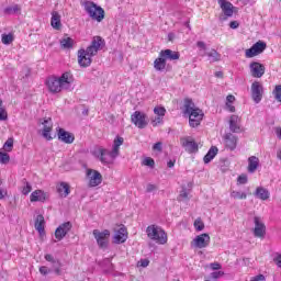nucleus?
<instances>
[{"label": "nucleus", "mask_w": 281, "mask_h": 281, "mask_svg": "<svg viewBox=\"0 0 281 281\" xmlns=\"http://www.w3.org/2000/svg\"><path fill=\"white\" fill-rule=\"evenodd\" d=\"M159 56H161L162 58H165V60H179V58L181 57V55L179 54V52H175L172 49H165L161 50L159 53Z\"/></svg>", "instance_id": "nucleus-22"}, {"label": "nucleus", "mask_w": 281, "mask_h": 281, "mask_svg": "<svg viewBox=\"0 0 281 281\" xmlns=\"http://www.w3.org/2000/svg\"><path fill=\"white\" fill-rule=\"evenodd\" d=\"M235 100H236V97L228 94L226 97V104H232L233 102H235Z\"/></svg>", "instance_id": "nucleus-61"}, {"label": "nucleus", "mask_w": 281, "mask_h": 281, "mask_svg": "<svg viewBox=\"0 0 281 281\" xmlns=\"http://www.w3.org/2000/svg\"><path fill=\"white\" fill-rule=\"evenodd\" d=\"M148 265H150V260H148V259H140L138 261V267L146 268V267H148Z\"/></svg>", "instance_id": "nucleus-57"}, {"label": "nucleus", "mask_w": 281, "mask_h": 281, "mask_svg": "<svg viewBox=\"0 0 281 281\" xmlns=\"http://www.w3.org/2000/svg\"><path fill=\"white\" fill-rule=\"evenodd\" d=\"M46 195L45 192L42 190H35L34 192L31 193L30 201L31 203H36V202H42L45 201Z\"/></svg>", "instance_id": "nucleus-27"}, {"label": "nucleus", "mask_w": 281, "mask_h": 281, "mask_svg": "<svg viewBox=\"0 0 281 281\" xmlns=\"http://www.w3.org/2000/svg\"><path fill=\"white\" fill-rule=\"evenodd\" d=\"M1 186H3V180L0 179V201L8 196V191L3 189Z\"/></svg>", "instance_id": "nucleus-49"}, {"label": "nucleus", "mask_w": 281, "mask_h": 281, "mask_svg": "<svg viewBox=\"0 0 281 281\" xmlns=\"http://www.w3.org/2000/svg\"><path fill=\"white\" fill-rule=\"evenodd\" d=\"M193 225L196 232H203V229H205V224L201 218L195 220Z\"/></svg>", "instance_id": "nucleus-43"}, {"label": "nucleus", "mask_w": 281, "mask_h": 281, "mask_svg": "<svg viewBox=\"0 0 281 281\" xmlns=\"http://www.w3.org/2000/svg\"><path fill=\"white\" fill-rule=\"evenodd\" d=\"M240 119L238 115H232L229 120V131L232 133H240Z\"/></svg>", "instance_id": "nucleus-25"}, {"label": "nucleus", "mask_w": 281, "mask_h": 281, "mask_svg": "<svg viewBox=\"0 0 281 281\" xmlns=\"http://www.w3.org/2000/svg\"><path fill=\"white\" fill-rule=\"evenodd\" d=\"M249 69L252 78H262L265 76V71H267L265 65L258 61L250 63Z\"/></svg>", "instance_id": "nucleus-14"}, {"label": "nucleus", "mask_w": 281, "mask_h": 281, "mask_svg": "<svg viewBox=\"0 0 281 281\" xmlns=\"http://www.w3.org/2000/svg\"><path fill=\"white\" fill-rule=\"evenodd\" d=\"M254 196L260 199L261 201H267L269 196H271V193H269V190L265 189L263 187H258L254 192Z\"/></svg>", "instance_id": "nucleus-26"}, {"label": "nucleus", "mask_w": 281, "mask_h": 281, "mask_svg": "<svg viewBox=\"0 0 281 281\" xmlns=\"http://www.w3.org/2000/svg\"><path fill=\"white\" fill-rule=\"evenodd\" d=\"M265 49H267V43L263 41H258L250 48L246 49L245 56L246 58H254L255 56L262 54Z\"/></svg>", "instance_id": "nucleus-7"}, {"label": "nucleus", "mask_w": 281, "mask_h": 281, "mask_svg": "<svg viewBox=\"0 0 281 281\" xmlns=\"http://www.w3.org/2000/svg\"><path fill=\"white\" fill-rule=\"evenodd\" d=\"M276 265L281 268V255L278 254L277 257L273 259Z\"/></svg>", "instance_id": "nucleus-64"}, {"label": "nucleus", "mask_w": 281, "mask_h": 281, "mask_svg": "<svg viewBox=\"0 0 281 281\" xmlns=\"http://www.w3.org/2000/svg\"><path fill=\"white\" fill-rule=\"evenodd\" d=\"M250 281H266L265 274H258L254 277Z\"/></svg>", "instance_id": "nucleus-60"}, {"label": "nucleus", "mask_w": 281, "mask_h": 281, "mask_svg": "<svg viewBox=\"0 0 281 281\" xmlns=\"http://www.w3.org/2000/svg\"><path fill=\"white\" fill-rule=\"evenodd\" d=\"M60 45L64 49H71L74 47V40L71 37H64L60 40Z\"/></svg>", "instance_id": "nucleus-35"}, {"label": "nucleus", "mask_w": 281, "mask_h": 281, "mask_svg": "<svg viewBox=\"0 0 281 281\" xmlns=\"http://www.w3.org/2000/svg\"><path fill=\"white\" fill-rule=\"evenodd\" d=\"M143 166H148L149 168H155V159H153V158H145L143 160Z\"/></svg>", "instance_id": "nucleus-47"}, {"label": "nucleus", "mask_w": 281, "mask_h": 281, "mask_svg": "<svg viewBox=\"0 0 281 281\" xmlns=\"http://www.w3.org/2000/svg\"><path fill=\"white\" fill-rule=\"evenodd\" d=\"M154 113L155 115H157L158 117H164L166 115V108L164 106H156L154 109Z\"/></svg>", "instance_id": "nucleus-44"}, {"label": "nucleus", "mask_w": 281, "mask_h": 281, "mask_svg": "<svg viewBox=\"0 0 281 281\" xmlns=\"http://www.w3.org/2000/svg\"><path fill=\"white\" fill-rule=\"evenodd\" d=\"M122 144H124V138L117 136V137L114 139L113 148H112L111 154H110V156H111L112 159H115L116 157L120 156V146H122Z\"/></svg>", "instance_id": "nucleus-23"}, {"label": "nucleus", "mask_w": 281, "mask_h": 281, "mask_svg": "<svg viewBox=\"0 0 281 281\" xmlns=\"http://www.w3.org/2000/svg\"><path fill=\"white\" fill-rule=\"evenodd\" d=\"M224 144L228 148V150H236V146H238V136L232 133L225 134Z\"/></svg>", "instance_id": "nucleus-19"}, {"label": "nucleus", "mask_w": 281, "mask_h": 281, "mask_svg": "<svg viewBox=\"0 0 281 281\" xmlns=\"http://www.w3.org/2000/svg\"><path fill=\"white\" fill-rule=\"evenodd\" d=\"M95 155L100 159L101 164H112L113 159H115V158L111 157V151H109V149H104V148H99L95 151Z\"/></svg>", "instance_id": "nucleus-20"}, {"label": "nucleus", "mask_w": 281, "mask_h": 281, "mask_svg": "<svg viewBox=\"0 0 281 281\" xmlns=\"http://www.w3.org/2000/svg\"><path fill=\"white\" fill-rule=\"evenodd\" d=\"M40 273L42 276H47L48 273H52V269L47 268L46 266L40 267Z\"/></svg>", "instance_id": "nucleus-53"}, {"label": "nucleus", "mask_w": 281, "mask_h": 281, "mask_svg": "<svg viewBox=\"0 0 281 281\" xmlns=\"http://www.w3.org/2000/svg\"><path fill=\"white\" fill-rule=\"evenodd\" d=\"M53 271L56 273V276H60L61 273V270H60V267H61V263H60V260L58 259H55L53 262Z\"/></svg>", "instance_id": "nucleus-42"}, {"label": "nucleus", "mask_w": 281, "mask_h": 281, "mask_svg": "<svg viewBox=\"0 0 281 281\" xmlns=\"http://www.w3.org/2000/svg\"><path fill=\"white\" fill-rule=\"evenodd\" d=\"M125 240H128V232L126 231V226L121 225L114 234V243L115 245H122Z\"/></svg>", "instance_id": "nucleus-15"}, {"label": "nucleus", "mask_w": 281, "mask_h": 281, "mask_svg": "<svg viewBox=\"0 0 281 281\" xmlns=\"http://www.w3.org/2000/svg\"><path fill=\"white\" fill-rule=\"evenodd\" d=\"M43 124V131H42V136L44 139H47V142H52L53 137H52V128L54 127V124L52 123V119H44V121L42 122Z\"/></svg>", "instance_id": "nucleus-17"}, {"label": "nucleus", "mask_w": 281, "mask_h": 281, "mask_svg": "<svg viewBox=\"0 0 281 281\" xmlns=\"http://www.w3.org/2000/svg\"><path fill=\"white\" fill-rule=\"evenodd\" d=\"M146 234L150 240H155L158 245H166V243H168V235L166 234V231L157 225L148 226Z\"/></svg>", "instance_id": "nucleus-3"}, {"label": "nucleus", "mask_w": 281, "mask_h": 281, "mask_svg": "<svg viewBox=\"0 0 281 281\" xmlns=\"http://www.w3.org/2000/svg\"><path fill=\"white\" fill-rule=\"evenodd\" d=\"M188 200V191L183 188L179 194V201Z\"/></svg>", "instance_id": "nucleus-54"}, {"label": "nucleus", "mask_w": 281, "mask_h": 281, "mask_svg": "<svg viewBox=\"0 0 281 281\" xmlns=\"http://www.w3.org/2000/svg\"><path fill=\"white\" fill-rule=\"evenodd\" d=\"M57 192L60 194V196H64V199H67V196H69V193H70L69 183L60 182V184L57 186Z\"/></svg>", "instance_id": "nucleus-32"}, {"label": "nucleus", "mask_w": 281, "mask_h": 281, "mask_svg": "<svg viewBox=\"0 0 281 281\" xmlns=\"http://www.w3.org/2000/svg\"><path fill=\"white\" fill-rule=\"evenodd\" d=\"M184 115H188L189 113L196 111L199 108H196V105L194 104V101H192V99H184Z\"/></svg>", "instance_id": "nucleus-30"}, {"label": "nucleus", "mask_w": 281, "mask_h": 281, "mask_svg": "<svg viewBox=\"0 0 281 281\" xmlns=\"http://www.w3.org/2000/svg\"><path fill=\"white\" fill-rule=\"evenodd\" d=\"M272 93H273L274 99L277 100V102H281V85L276 86Z\"/></svg>", "instance_id": "nucleus-45"}, {"label": "nucleus", "mask_w": 281, "mask_h": 281, "mask_svg": "<svg viewBox=\"0 0 281 281\" xmlns=\"http://www.w3.org/2000/svg\"><path fill=\"white\" fill-rule=\"evenodd\" d=\"M240 24L238 23V21H232L231 23H229V27L232 29V30H238V26H239Z\"/></svg>", "instance_id": "nucleus-62"}, {"label": "nucleus", "mask_w": 281, "mask_h": 281, "mask_svg": "<svg viewBox=\"0 0 281 281\" xmlns=\"http://www.w3.org/2000/svg\"><path fill=\"white\" fill-rule=\"evenodd\" d=\"M255 228H254V236L255 238H265L267 235V226L262 221V217L255 216L254 217Z\"/></svg>", "instance_id": "nucleus-8"}, {"label": "nucleus", "mask_w": 281, "mask_h": 281, "mask_svg": "<svg viewBox=\"0 0 281 281\" xmlns=\"http://www.w3.org/2000/svg\"><path fill=\"white\" fill-rule=\"evenodd\" d=\"M8 120V112L5 109L0 108V122H5Z\"/></svg>", "instance_id": "nucleus-52"}, {"label": "nucleus", "mask_w": 281, "mask_h": 281, "mask_svg": "<svg viewBox=\"0 0 281 281\" xmlns=\"http://www.w3.org/2000/svg\"><path fill=\"white\" fill-rule=\"evenodd\" d=\"M50 25L54 30H60L63 23L60 22V14L56 11L52 13Z\"/></svg>", "instance_id": "nucleus-29"}, {"label": "nucleus", "mask_w": 281, "mask_h": 281, "mask_svg": "<svg viewBox=\"0 0 281 281\" xmlns=\"http://www.w3.org/2000/svg\"><path fill=\"white\" fill-rule=\"evenodd\" d=\"M231 196L232 199L245 200L247 199V193L240 191H232Z\"/></svg>", "instance_id": "nucleus-41"}, {"label": "nucleus", "mask_w": 281, "mask_h": 281, "mask_svg": "<svg viewBox=\"0 0 281 281\" xmlns=\"http://www.w3.org/2000/svg\"><path fill=\"white\" fill-rule=\"evenodd\" d=\"M189 124L192 128H196V126H201V122L203 121V110L196 109L193 112H189Z\"/></svg>", "instance_id": "nucleus-10"}, {"label": "nucleus", "mask_w": 281, "mask_h": 281, "mask_svg": "<svg viewBox=\"0 0 281 281\" xmlns=\"http://www.w3.org/2000/svg\"><path fill=\"white\" fill-rule=\"evenodd\" d=\"M58 139H60V142H64V144H74V139H76V137L74 136V134L59 128L58 130Z\"/></svg>", "instance_id": "nucleus-21"}, {"label": "nucleus", "mask_w": 281, "mask_h": 281, "mask_svg": "<svg viewBox=\"0 0 281 281\" xmlns=\"http://www.w3.org/2000/svg\"><path fill=\"white\" fill-rule=\"evenodd\" d=\"M147 119H148V116L146 115V113H144L142 111H135L131 115V122H132V124L136 125L137 128H146V126H148Z\"/></svg>", "instance_id": "nucleus-6"}, {"label": "nucleus", "mask_w": 281, "mask_h": 281, "mask_svg": "<svg viewBox=\"0 0 281 281\" xmlns=\"http://www.w3.org/2000/svg\"><path fill=\"white\" fill-rule=\"evenodd\" d=\"M202 56H209L211 63H218L221 60V54L216 49H211V52L203 54Z\"/></svg>", "instance_id": "nucleus-34"}, {"label": "nucleus", "mask_w": 281, "mask_h": 281, "mask_svg": "<svg viewBox=\"0 0 281 281\" xmlns=\"http://www.w3.org/2000/svg\"><path fill=\"white\" fill-rule=\"evenodd\" d=\"M194 247L198 249H204L210 245V235L207 233L201 234L193 239Z\"/></svg>", "instance_id": "nucleus-18"}, {"label": "nucleus", "mask_w": 281, "mask_h": 281, "mask_svg": "<svg viewBox=\"0 0 281 281\" xmlns=\"http://www.w3.org/2000/svg\"><path fill=\"white\" fill-rule=\"evenodd\" d=\"M225 276L224 271H215L211 273L212 280H218V278H223Z\"/></svg>", "instance_id": "nucleus-50"}, {"label": "nucleus", "mask_w": 281, "mask_h": 281, "mask_svg": "<svg viewBox=\"0 0 281 281\" xmlns=\"http://www.w3.org/2000/svg\"><path fill=\"white\" fill-rule=\"evenodd\" d=\"M216 155H218V147L212 146L203 158L204 164H210V161H212Z\"/></svg>", "instance_id": "nucleus-31"}, {"label": "nucleus", "mask_w": 281, "mask_h": 281, "mask_svg": "<svg viewBox=\"0 0 281 281\" xmlns=\"http://www.w3.org/2000/svg\"><path fill=\"white\" fill-rule=\"evenodd\" d=\"M102 43H104V41L102 40V37L97 36L93 37L92 42H91V46L94 47L98 52H100V47H102Z\"/></svg>", "instance_id": "nucleus-38"}, {"label": "nucleus", "mask_w": 281, "mask_h": 281, "mask_svg": "<svg viewBox=\"0 0 281 281\" xmlns=\"http://www.w3.org/2000/svg\"><path fill=\"white\" fill-rule=\"evenodd\" d=\"M0 164H10V155L8 153L0 151Z\"/></svg>", "instance_id": "nucleus-46"}, {"label": "nucleus", "mask_w": 281, "mask_h": 281, "mask_svg": "<svg viewBox=\"0 0 281 281\" xmlns=\"http://www.w3.org/2000/svg\"><path fill=\"white\" fill-rule=\"evenodd\" d=\"M83 7L87 14H89L90 19H92L93 21H98V23H101L104 20V9H102V7H99L92 1L85 2Z\"/></svg>", "instance_id": "nucleus-4"}, {"label": "nucleus", "mask_w": 281, "mask_h": 281, "mask_svg": "<svg viewBox=\"0 0 281 281\" xmlns=\"http://www.w3.org/2000/svg\"><path fill=\"white\" fill-rule=\"evenodd\" d=\"M161 146H162L161 142H158V143L154 144L153 150H157L158 153H161V150H162Z\"/></svg>", "instance_id": "nucleus-59"}, {"label": "nucleus", "mask_w": 281, "mask_h": 281, "mask_svg": "<svg viewBox=\"0 0 281 281\" xmlns=\"http://www.w3.org/2000/svg\"><path fill=\"white\" fill-rule=\"evenodd\" d=\"M237 182L240 183L241 186H245L247 183V175H241L237 178Z\"/></svg>", "instance_id": "nucleus-56"}, {"label": "nucleus", "mask_w": 281, "mask_h": 281, "mask_svg": "<svg viewBox=\"0 0 281 281\" xmlns=\"http://www.w3.org/2000/svg\"><path fill=\"white\" fill-rule=\"evenodd\" d=\"M71 227H74L71 222L63 223L61 225H59L56 228V231H55V238L58 241L63 240V238H65V236H67L69 234V232H71Z\"/></svg>", "instance_id": "nucleus-13"}, {"label": "nucleus", "mask_w": 281, "mask_h": 281, "mask_svg": "<svg viewBox=\"0 0 281 281\" xmlns=\"http://www.w3.org/2000/svg\"><path fill=\"white\" fill-rule=\"evenodd\" d=\"M196 47H199V49L203 50V52H205V49H207V45H205V42H203V41L196 42Z\"/></svg>", "instance_id": "nucleus-58"}, {"label": "nucleus", "mask_w": 281, "mask_h": 281, "mask_svg": "<svg viewBox=\"0 0 281 281\" xmlns=\"http://www.w3.org/2000/svg\"><path fill=\"white\" fill-rule=\"evenodd\" d=\"M22 183L24 184V187L22 189V194H24V195L30 194V192H32V184H30V182H27L26 179H23Z\"/></svg>", "instance_id": "nucleus-40"}, {"label": "nucleus", "mask_w": 281, "mask_h": 281, "mask_svg": "<svg viewBox=\"0 0 281 281\" xmlns=\"http://www.w3.org/2000/svg\"><path fill=\"white\" fill-rule=\"evenodd\" d=\"M258 166H260V159H258V157L251 156L248 158V172H256V170H258Z\"/></svg>", "instance_id": "nucleus-28"}, {"label": "nucleus", "mask_w": 281, "mask_h": 281, "mask_svg": "<svg viewBox=\"0 0 281 281\" xmlns=\"http://www.w3.org/2000/svg\"><path fill=\"white\" fill-rule=\"evenodd\" d=\"M12 148H14V139L9 138L3 145V150H5V153H12Z\"/></svg>", "instance_id": "nucleus-39"}, {"label": "nucleus", "mask_w": 281, "mask_h": 281, "mask_svg": "<svg viewBox=\"0 0 281 281\" xmlns=\"http://www.w3.org/2000/svg\"><path fill=\"white\" fill-rule=\"evenodd\" d=\"M217 3L222 10V12L224 13V15H226L227 18H232L234 16V4H232V2L227 1V0H217Z\"/></svg>", "instance_id": "nucleus-16"}, {"label": "nucleus", "mask_w": 281, "mask_h": 281, "mask_svg": "<svg viewBox=\"0 0 281 281\" xmlns=\"http://www.w3.org/2000/svg\"><path fill=\"white\" fill-rule=\"evenodd\" d=\"M87 177L89 179L90 188H97V186H100V183H102V173H100V171L98 170L88 169Z\"/></svg>", "instance_id": "nucleus-11"}, {"label": "nucleus", "mask_w": 281, "mask_h": 281, "mask_svg": "<svg viewBox=\"0 0 281 281\" xmlns=\"http://www.w3.org/2000/svg\"><path fill=\"white\" fill-rule=\"evenodd\" d=\"M1 42L3 43V45H10L14 42V35L12 33L2 34Z\"/></svg>", "instance_id": "nucleus-36"}, {"label": "nucleus", "mask_w": 281, "mask_h": 281, "mask_svg": "<svg viewBox=\"0 0 281 281\" xmlns=\"http://www.w3.org/2000/svg\"><path fill=\"white\" fill-rule=\"evenodd\" d=\"M98 55V48L93 47L91 44L86 49L78 50V63L80 67H90L93 63V56Z\"/></svg>", "instance_id": "nucleus-2"}, {"label": "nucleus", "mask_w": 281, "mask_h": 281, "mask_svg": "<svg viewBox=\"0 0 281 281\" xmlns=\"http://www.w3.org/2000/svg\"><path fill=\"white\" fill-rule=\"evenodd\" d=\"M157 190H159L157 184L148 183L147 187H146V192L147 193L157 192Z\"/></svg>", "instance_id": "nucleus-51"}, {"label": "nucleus", "mask_w": 281, "mask_h": 281, "mask_svg": "<svg viewBox=\"0 0 281 281\" xmlns=\"http://www.w3.org/2000/svg\"><path fill=\"white\" fill-rule=\"evenodd\" d=\"M19 12H21V8L19 7V4L7 7L4 9V14H16Z\"/></svg>", "instance_id": "nucleus-37"}, {"label": "nucleus", "mask_w": 281, "mask_h": 281, "mask_svg": "<svg viewBox=\"0 0 281 281\" xmlns=\"http://www.w3.org/2000/svg\"><path fill=\"white\" fill-rule=\"evenodd\" d=\"M35 229L38 232L41 238L45 236V217L43 215H37L35 220Z\"/></svg>", "instance_id": "nucleus-24"}, {"label": "nucleus", "mask_w": 281, "mask_h": 281, "mask_svg": "<svg viewBox=\"0 0 281 281\" xmlns=\"http://www.w3.org/2000/svg\"><path fill=\"white\" fill-rule=\"evenodd\" d=\"M180 144L187 153L192 154L199 151V144L194 142V138H192V136H186L180 138Z\"/></svg>", "instance_id": "nucleus-9"}, {"label": "nucleus", "mask_w": 281, "mask_h": 281, "mask_svg": "<svg viewBox=\"0 0 281 281\" xmlns=\"http://www.w3.org/2000/svg\"><path fill=\"white\" fill-rule=\"evenodd\" d=\"M92 234L101 249H106V247H109V238L111 236V232L109 229H104L103 232L94 229Z\"/></svg>", "instance_id": "nucleus-5"}, {"label": "nucleus", "mask_w": 281, "mask_h": 281, "mask_svg": "<svg viewBox=\"0 0 281 281\" xmlns=\"http://www.w3.org/2000/svg\"><path fill=\"white\" fill-rule=\"evenodd\" d=\"M74 83V75L64 72L60 77L50 76L46 79V87L50 93H60L67 89H71Z\"/></svg>", "instance_id": "nucleus-1"}, {"label": "nucleus", "mask_w": 281, "mask_h": 281, "mask_svg": "<svg viewBox=\"0 0 281 281\" xmlns=\"http://www.w3.org/2000/svg\"><path fill=\"white\" fill-rule=\"evenodd\" d=\"M159 124H164V116H156L151 120L153 126H159Z\"/></svg>", "instance_id": "nucleus-48"}, {"label": "nucleus", "mask_w": 281, "mask_h": 281, "mask_svg": "<svg viewBox=\"0 0 281 281\" xmlns=\"http://www.w3.org/2000/svg\"><path fill=\"white\" fill-rule=\"evenodd\" d=\"M210 268L213 271H218V270L223 269V266H221V263H218V262H213V263L210 265Z\"/></svg>", "instance_id": "nucleus-55"}, {"label": "nucleus", "mask_w": 281, "mask_h": 281, "mask_svg": "<svg viewBox=\"0 0 281 281\" xmlns=\"http://www.w3.org/2000/svg\"><path fill=\"white\" fill-rule=\"evenodd\" d=\"M45 260L47 261V262H54L56 259L54 258V256H52L50 254H47V255H45Z\"/></svg>", "instance_id": "nucleus-63"}, {"label": "nucleus", "mask_w": 281, "mask_h": 281, "mask_svg": "<svg viewBox=\"0 0 281 281\" xmlns=\"http://www.w3.org/2000/svg\"><path fill=\"white\" fill-rule=\"evenodd\" d=\"M250 91H251V98L254 102L256 104H260L262 100V93H263L262 85H260V82L258 81L252 82Z\"/></svg>", "instance_id": "nucleus-12"}, {"label": "nucleus", "mask_w": 281, "mask_h": 281, "mask_svg": "<svg viewBox=\"0 0 281 281\" xmlns=\"http://www.w3.org/2000/svg\"><path fill=\"white\" fill-rule=\"evenodd\" d=\"M154 68L156 69V71H164V69H166L165 57L159 56L158 58H156L154 61Z\"/></svg>", "instance_id": "nucleus-33"}]
</instances>
